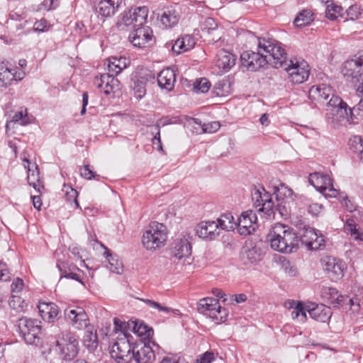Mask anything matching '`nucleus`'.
<instances>
[{"label":"nucleus","mask_w":363,"mask_h":363,"mask_svg":"<svg viewBox=\"0 0 363 363\" xmlns=\"http://www.w3.org/2000/svg\"><path fill=\"white\" fill-rule=\"evenodd\" d=\"M257 41V52L247 50L240 55L241 65L247 70L257 71L267 64L279 68L286 62V52L280 42L264 37L258 38Z\"/></svg>","instance_id":"f257e3e1"},{"label":"nucleus","mask_w":363,"mask_h":363,"mask_svg":"<svg viewBox=\"0 0 363 363\" xmlns=\"http://www.w3.org/2000/svg\"><path fill=\"white\" fill-rule=\"evenodd\" d=\"M271 247L278 252L292 253L298 249V235L290 227L277 223L268 234Z\"/></svg>","instance_id":"f03ea898"},{"label":"nucleus","mask_w":363,"mask_h":363,"mask_svg":"<svg viewBox=\"0 0 363 363\" xmlns=\"http://www.w3.org/2000/svg\"><path fill=\"white\" fill-rule=\"evenodd\" d=\"M168 231L165 225L152 222L144 231L142 237L143 246L149 251H155L165 245Z\"/></svg>","instance_id":"7ed1b4c3"},{"label":"nucleus","mask_w":363,"mask_h":363,"mask_svg":"<svg viewBox=\"0 0 363 363\" xmlns=\"http://www.w3.org/2000/svg\"><path fill=\"white\" fill-rule=\"evenodd\" d=\"M363 50L359 51L352 58L347 60L342 72L347 80L351 82L357 92L363 93Z\"/></svg>","instance_id":"20e7f679"},{"label":"nucleus","mask_w":363,"mask_h":363,"mask_svg":"<svg viewBox=\"0 0 363 363\" xmlns=\"http://www.w3.org/2000/svg\"><path fill=\"white\" fill-rule=\"evenodd\" d=\"M132 338L130 334L121 333L111 347V356L117 363H129L133 359Z\"/></svg>","instance_id":"39448f33"},{"label":"nucleus","mask_w":363,"mask_h":363,"mask_svg":"<svg viewBox=\"0 0 363 363\" xmlns=\"http://www.w3.org/2000/svg\"><path fill=\"white\" fill-rule=\"evenodd\" d=\"M147 15L148 9L146 6L130 9L123 13L116 26L120 30L135 29L146 23Z\"/></svg>","instance_id":"423d86ee"},{"label":"nucleus","mask_w":363,"mask_h":363,"mask_svg":"<svg viewBox=\"0 0 363 363\" xmlns=\"http://www.w3.org/2000/svg\"><path fill=\"white\" fill-rule=\"evenodd\" d=\"M18 331L24 341L29 345H38L40 340V321L22 317L17 322Z\"/></svg>","instance_id":"0eeeda50"},{"label":"nucleus","mask_w":363,"mask_h":363,"mask_svg":"<svg viewBox=\"0 0 363 363\" xmlns=\"http://www.w3.org/2000/svg\"><path fill=\"white\" fill-rule=\"evenodd\" d=\"M198 311L216 323L225 322L228 316L226 309L222 308L218 300L214 298L206 297L201 299L198 303Z\"/></svg>","instance_id":"6e6552de"},{"label":"nucleus","mask_w":363,"mask_h":363,"mask_svg":"<svg viewBox=\"0 0 363 363\" xmlns=\"http://www.w3.org/2000/svg\"><path fill=\"white\" fill-rule=\"evenodd\" d=\"M251 196L254 206L259 212L264 213L268 216L274 213V205L272 196L262 186H255Z\"/></svg>","instance_id":"1a4fd4ad"},{"label":"nucleus","mask_w":363,"mask_h":363,"mask_svg":"<svg viewBox=\"0 0 363 363\" xmlns=\"http://www.w3.org/2000/svg\"><path fill=\"white\" fill-rule=\"evenodd\" d=\"M285 70L289 81L294 84L304 82L309 76L308 65L303 60H291Z\"/></svg>","instance_id":"9d476101"},{"label":"nucleus","mask_w":363,"mask_h":363,"mask_svg":"<svg viewBox=\"0 0 363 363\" xmlns=\"http://www.w3.org/2000/svg\"><path fill=\"white\" fill-rule=\"evenodd\" d=\"M67 322L74 329L83 330L90 323L85 310L79 306H70L64 311Z\"/></svg>","instance_id":"9b49d317"},{"label":"nucleus","mask_w":363,"mask_h":363,"mask_svg":"<svg viewBox=\"0 0 363 363\" xmlns=\"http://www.w3.org/2000/svg\"><path fill=\"white\" fill-rule=\"evenodd\" d=\"M56 346L58 347L62 359L65 361L73 359L79 352L78 341L69 333L62 335V337L57 340Z\"/></svg>","instance_id":"f8f14e48"},{"label":"nucleus","mask_w":363,"mask_h":363,"mask_svg":"<svg viewBox=\"0 0 363 363\" xmlns=\"http://www.w3.org/2000/svg\"><path fill=\"white\" fill-rule=\"evenodd\" d=\"M298 240L311 250H318L325 246L322 233L311 227H304L300 230Z\"/></svg>","instance_id":"ddd939ff"},{"label":"nucleus","mask_w":363,"mask_h":363,"mask_svg":"<svg viewBox=\"0 0 363 363\" xmlns=\"http://www.w3.org/2000/svg\"><path fill=\"white\" fill-rule=\"evenodd\" d=\"M309 183L314 186L318 191L326 196L335 197L337 190L333 187L332 181L328 175L314 172L308 177Z\"/></svg>","instance_id":"4468645a"},{"label":"nucleus","mask_w":363,"mask_h":363,"mask_svg":"<svg viewBox=\"0 0 363 363\" xmlns=\"http://www.w3.org/2000/svg\"><path fill=\"white\" fill-rule=\"evenodd\" d=\"M322 267L332 280H338L344 275L346 269L345 263L335 257L326 256L320 260Z\"/></svg>","instance_id":"2eb2a0df"},{"label":"nucleus","mask_w":363,"mask_h":363,"mask_svg":"<svg viewBox=\"0 0 363 363\" xmlns=\"http://www.w3.org/2000/svg\"><path fill=\"white\" fill-rule=\"evenodd\" d=\"M23 165L27 169V179L30 186H32L35 190L41 194L44 189V186L40 179L38 167L35 163H31L30 156L26 150H24L22 155Z\"/></svg>","instance_id":"dca6fc26"},{"label":"nucleus","mask_w":363,"mask_h":363,"mask_svg":"<svg viewBox=\"0 0 363 363\" xmlns=\"http://www.w3.org/2000/svg\"><path fill=\"white\" fill-rule=\"evenodd\" d=\"M274 194L278 202L276 211H278L281 216H286L288 214L287 208L289 205L294 201L292 189L284 184H280L279 186L276 187Z\"/></svg>","instance_id":"f3484780"},{"label":"nucleus","mask_w":363,"mask_h":363,"mask_svg":"<svg viewBox=\"0 0 363 363\" xmlns=\"http://www.w3.org/2000/svg\"><path fill=\"white\" fill-rule=\"evenodd\" d=\"M331 95L332 97L327 103V115L331 116L333 121H341V118L348 116L347 105L338 96Z\"/></svg>","instance_id":"a211bd4d"},{"label":"nucleus","mask_w":363,"mask_h":363,"mask_svg":"<svg viewBox=\"0 0 363 363\" xmlns=\"http://www.w3.org/2000/svg\"><path fill=\"white\" fill-rule=\"evenodd\" d=\"M257 215L253 211L243 212L237 222L238 233L241 235H248L256 229Z\"/></svg>","instance_id":"6ab92c4d"},{"label":"nucleus","mask_w":363,"mask_h":363,"mask_svg":"<svg viewBox=\"0 0 363 363\" xmlns=\"http://www.w3.org/2000/svg\"><path fill=\"white\" fill-rule=\"evenodd\" d=\"M94 85L106 95L120 90V82L110 74H103L94 79Z\"/></svg>","instance_id":"aec40b11"},{"label":"nucleus","mask_w":363,"mask_h":363,"mask_svg":"<svg viewBox=\"0 0 363 363\" xmlns=\"http://www.w3.org/2000/svg\"><path fill=\"white\" fill-rule=\"evenodd\" d=\"M152 30L149 26H138L129 35V40L135 47H146L152 40Z\"/></svg>","instance_id":"412c9836"},{"label":"nucleus","mask_w":363,"mask_h":363,"mask_svg":"<svg viewBox=\"0 0 363 363\" xmlns=\"http://www.w3.org/2000/svg\"><path fill=\"white\" fill-rule=\"evenodd\" d=\"M172 252L176 258L182 259L188 257L191 252V246L188 234L176 238L172 243Z\"/></svg>","instance_id":"4be33fe9"},{"label":"nucleus","mask_w":363,"mask_h":363,"mask_svg":"<svg viewBox=\"0 0 363 363\" xmlns=\"http://www.w3.org/2000/svg\"><path fill=\"white\" fill-rule=\"evenodd\" d=\"M319 294L323 301L335 308L341 306L345 300V298L333 287L319 286Z\"/></svg>","instance_id":"5701e85b"},{"label":"nucleus","mask_w":363,"mask_h":363,"mask_svg":"<svg viewBox=\"0 0 363 363\" xmlns=\"http://www.w3.org/2000/svg\"><path fill=\"white\" fill-rule=\"evenodd\" d=\"M132 356L135 363H153L155 359L152 347L145 343L133 346Z\"/></svg>","instance_id":"b1692460"},{"label":"nucleus","mask_w":363,"mask_h":363,"mask_svg":"<svg viewBox=\"0 0 363 363\" xmlns=\"http://www.w3.org/2000/svg\"><path fill=\"white\" fill-rule=\"evenodd\" d=\"M157 18L164 28H171L178 23L180 15L175 6H169L164 8Z\"/></svg>","instance_id":"393cba45"},{"label":"nucleus","mask_w":363,"mask_h":363,"mask_svg":"<svg viewBox=\"0 0 363 363\" xmlns=\"http://www.w3.org/2000/svg\"><path fill=\"white\" fill-rule=\"evenodd\" d=\"M198 236L202 239L212 240L220 233L216 221H202L196 228Z\"/></svg>","instance_id":"a878e982"},{"label":"nucleus","mask_w":363,"mask_h":363,"mask_svg":"<svg viewBox=\"0 0 363 363\" xmlns=\"http://www.w3.org/2000/svg\"><path fill=\"white\" fill-rule=\"evenodd\" d=\"M236 59V56L231 52L220 50L216 55V66L220 72H226L235 65Z\"/></svg>","instance_id":"bb28decb"},{"label":"nucleus","mask_w":363,"mask_h":363,"mask_svg":"<svg viewBox=\"0 0 363 363\" xmlns=\"http://www.w3.org/2000/svg\"><path fill=\"white\" fill-rule=\"evenodd\" d=\"M38 308L41 318L48 323H53L59 313L58 306L54 303L41 302Z\"/></svg>","instance_id":"cd10ccee"},{"label":"nucleus","mask_w":363,"mask_h":363,"mask_svg":"<svg viewBox=\"0 0 363 363\" xmlns=\"http://www.w3.org/2000/svg\"><path fill=\"white\" fill-rule=\"evenodd\" d=\"M176 82L174 71L170 68L162 69L157 76L158 85L162 89L170 91L173 89Z\"/></svg>","instance_id":"c85d7f7f"},{"label":"nucleus","mask_w":363,"mask_h":363,"mask_svg":"<svg viewBox=\"0 0 363 363\" xmlns=\"http://www.w3.org/2000/svg\"><path fill=\"white\" fill-rule=\"evenodd\" d=\"M121 3V0H101L96 10L101 16L108 17L115 13Z\"/></svg>","instance_id":"c756f323"},{"label":"nucleus","mask_w":363,"mask_h":363,"mask_svg":"<svg viewBox=\"0 0 363 363\" xmlns=\"http://www.w3.org/2000/svg\"><path fill=\"white\" fill-rule=\"evenodd\" d=\"M308 311L311 318L321 323H327L332 316L330 308L324 304L316 305Z\"/></svg>","instance_id":"7c9ffc66"},{"label":"nucleus","mask_w":363,"mask_h":363,"mask_svg":"<svg viewBox=\"0 0 363 363\" xmlns=\"http://www.w3.org/2000/svg\"><path fill=\"white\" fill-rule=\"evenodd\" d=\"M196 44L194 38L190 35H185L178 38L172 47L173 52L180 54L192 49Z\"/></svg>","instance_id":"2f4dec72"},{"label":"nucleus","mask_w":363,"mask_h":363,"mask_svg":"<svg viewBox=\"0 0 363 363\" xmlns=\"http://www.w3.org/2000/svg\"><path fill=\"white\" fill-rule=\"evenodd\" d=\"M262 259L260 249L257 247L244 248L241 253V259L245 265L257 264Z\"/></svg>","instance_id":"473e14b6"},{"label":"nucleus","mask_w":363,"mask_h":363,"mask_svg":"<svg viewBox=\"0 0 363 363\" xmlns=\"http://www.w3.org/2000/svg\"><path fill=\"white\" fill-rule=\"evenodd\" d=\"M108 70L111 75H118L123 69L127 67L128 64L125 57H111L108 59Z\"/></svg>","instance_id":"72a5a7b5"},{"label":"nucleus","mask_w":363,"mask_h":363,"mask_svg":"<svg viewBox=\"0 0 363 363\" xmlns=\"http://www.w3.org/2000/svg\"><path fill=\"white\" fill-rule=\"evenodd\" d=\"M332 89L329 86L322 84L313 86L309 90V95L315 100H327L332 94Z\"/></svg>","instance_id":"f704fd0d"},{"label":"nucleus","mask_w":363,"mask_h":363,"mask_svg":"<svg viewBox=\"0 0 363 363\" xmlns=\"http://www.w3.org/2000/svg\"><path fill=\"white\" fill-rule=\"evenodd\" d=\"M66 265L67 264L64 262L59 261L57 263V267L61 273L60 278L71 279L83 284V281H82L79 275L72 272V270L74 269H77L78 271H79V269L74 265L69 266L68 269H67Z\"/></svg>","instance_id":"c9c22d12"},{"label":"nucleus","mask_w":363,"mask_h":363,"mask_svg":"<svg viewBox=\"0 0 363 363\" xmlns=\"http://www.w3.org/2000/svg\"><path fill=\"white\" fill-rule=\"evenodd\" d=\"M218 229L227 231L233 230L237 226L233 216L230 213H223L216 221Z\"/></svg>","instance_id":"e433bc0d"},{"label":"nucleus","mask_w":363,"mask_h":363,"mask_svg":"<svg viewBox=\"0 0 363 363\" xmlns=\"http://www.w3.org/2000/svg\"><path fill=\"white\" fill-rule=\"evenodd\" d=\"M104 255L108 258L109 266V269L116 274H120L123 272V262L121 260L118 259L117 255H112L110 253L109 250L105 247Z\"/></svg>","instance_id":"4c0bfd02"},{"label":"nucleus","mask_w":363,"mask_h":363,"mask_svg":"<svg viewBox=\"0 0 363 363\" xmlns=\"http://www.w3.org/2000/svg\"><path fill=\"white\" fill-rule=\"evenodd\" d=\"M231 91L230 84L228 79H223L217 82L213 89V92L216 96H225Z\"/></svg>","instance_id":"58836bf2"},{"label":"nucleus","mask_w":363,"mask_h":363,"mask_svg":"<svg viewBox=\"0 0 363 363\" xmlns=\"http://www.w3.org/2000/svg\"><path fill=\"white\" fill-rule=\"evenodd\" d=\"M363 117V100L361 99L359 102L355 105L352 108H349L348 116H345V118L347 121L352 123H357L355 119Z\"/></svg>","instance_id":"ea45409f"},{"label":"nucleus","mask_w":363,"mask_h":363,"mask_svg":"<svg viewBox=\"0 0 363 363\" xmlns=\"http://www.w3.org/2000/svg\"><path fill=\"white\" fill-rule=\"evenodd\" d=\"M345 229L347 233H350L351 236L356 240H363V233L357 228V223L352 219L347 220Z\"/></svg>","instance_id":"a19ab883"},{"label":"nucleus","mask_w":363,"mask_h":363,"mask_svg":"<svg viewBox=\"0 0 363 363\" xmlns=\"http://www.w3.org/2000/svg\"><path fill=\"white\" fill-rule=\"evenodd\" d=\"M313 21V14L311 11L303 10L298 13L294 20V25L297 27H302L308 25Z\"/></svg>","instance_id":"79ce46f5"},{"label":"nucleus","mask_w":363,"mask_h":363,"mask_svg":"<svg viewBox=\"0 0 363 363\" xmlns=\"http://www.w3.org/2000/svg\"><path fill=\"white\" fill-rule=\"evenodd\" d=\"M84 329L86 330L84 342H88L87 346L90 347H96L97 335L96 330H94V326L89 323L87 327Z\"/></svg>","instance_id":"37998d69"},{"label":"nucleus","mask_w":363,"mask_h":363,"mask_svg":"<svg viewBox=\"0 0 363 363\" xmlns=\"http://www.w3.org/2000/svg\"><path fill=\"white\" fill-rule=\"evenodd\" d=\"M13 81L12 72L5 66L4 63H0V86H6Z\"/></svg>","instance_id":"c03bdc74"},{"label":"nucleus","mask_w":363,"mask_h":363,"mask_svg":"<svg viewBox=\"0 0 363 363\" xmlns=\"http://www.w3.org/2000/svg\"><path fill=\"white\" fill-rule=\"evenodd\" d=\"M27 116V109H21V111L16 112L13 116L12 119L9 122H7L6 125V128H9L10 123H19L21 125H27L29 123Z\"/></svg>","instance_id":"a18cd8bd"},{"label":"nucleus","mask_w":363,"mask_h":363,"mask_svg":"<svg viewBox=\"0 0 363 363\" xmlns=\"http://www.w3.org/2000/svg\"><path fill=\"white\" fill-rule=\"evenodd\" d=\"M145 84L146 82L143 77L138 78L134 81L133 89L137 99H141L145 94Z\"/></svg>","instance_id":"49530a36"},{"label":"nucleus","mask_w":363,"mask_h":363,"mask_svg":"<svg viewBox=\"0 0 363 363\" xmlns=\"http://www.w3.org/2000/svg\"><path fill=\"white\" fill-rule=\"evenodd\" d=\"M291 316L293 320H296L299 323H303L306 320V312L301 303H297L291 311Z\"/></svg>","instance_id":"de8ad7c7"},{"label":"nucleus","mask_w":363,"mask_h":363,"mask_svg":"<svg viewBox=\"0 0 363 363\" xmlns=\"http://www.w3.org/2000/svg\"><path fill=\"white\" fill-rule=\"evenodd\" d=\"M342 8L341 6L331 3L328 4L325 9V16L330 20H335L339 16H341Z\"/></svg>","instance_id":"09e8293b"},{"label":"nucleus","mask_w":363,"mask_h":363,"mask_svg":"<svg viewBox=\"0 0 363 363\" xmlns=\"http://www.w3.org/2000/svg\"><path fill=\"white\" fill-rule=\"evenodd\" d=\"M211 87V83L206 78L197 79L194 84V89L196 92L206 93Z\"/></svg>","instance_id":"8fccbe9b"},{"label":"nucleus","mask_w":363,"mask_h":363,"mask_svg":"<svg viewBox=\"0 0 363 363\" xmlns=\"http://www.w3.org/2000/svg\"><path fill=\"white\" fill-rule=\"evenodd\" d=\"M62 191L65 194L66 199L70 202H74L77 207L79 206L77 201V191L69 186L65 185Z\"/></svg>","instance_id":"3c124183"},{"label":"nucleus","mask_w":363,"mask_h":363,"mask_svg":"<svg viewBox=\"0 0 363 363\" xmlns=\"http://www.w3.org/2000/svg\"><path fill=\"white\" fill-rule=\"evenodd\" d=\"M351 146V148L358 155L360 160H363V139L360 137H355Z\"/></svg>","instance_id":"603ef678"},{"label":"nucleus","mask_w":363,"mask_h":363,"mask_svg":"<svg viewBox=\"0 0 363 363\" xmlns=\"http://www.w3.org/2000/svg\"><path fill=\"white\" fill-rule=\"evenodd\" d=\"M201 28L203 31H206L209 33L211 31L216 30L218 25L213 18H206L203 22H202Z\"/></svg>","instance_id":"864d4df0"},{"label":"nucleus","mask_w":363,"mask_h":363,"mask_svg":"<svg viewBox=\"0 0 363 363\" xmlns=\"http://www.w3.org/2000/svg\"><path fill=\"white\" fill-rule=\"evenodd\" d=\"M149 307L157 309L158 311L169 313L171 311V308L166 306H163L160 303L156 302L150 299H142Z\"/></svg>","instance_id":"5fc2aeb1"},{"label":"nucleus","mask_w":363,"mask_h":363,"mask_svg":"<svg viewBox=\"0 0 363 363\" xmlns=\"http://www.w3.org/2000/svg\"><path fill=\"white\" fill-rule=\"evenodd\" d=\"M220 127L218 121H211L202 125V130L206 133H213L219 130Z\"/></svg>","instance_id":"6e6d98bb"},{"label":"nucleus","mask_w":363,"mask_h":363,"mask_svg":"<svg viewBox=\"0 0 363 363\" xmlns=\"http://www.w3.org/2000/svg\"><path fill=\"white\" fill-rule=\"evenodd\" d=\"M160 363H187L184 358L178 354H169L161 360Z\"/></svg>","instance_id":"4d7b16f0"},{"label":"nucleus","mask_w":363,"mask_h":363,"mask_svg":"<svg viewBox=\"0 0 363 363\" xmlns=\"http://www.w3.org/2000/svg\"><path fill=\"white\" fill-rule=\"evenodd\" d=\"M50 28V24L48 21L45 18H42L38 21H36L33 26V30L35 32H45L47 31Z\"/></svg>","instance_id":"13d9d810"},{"label":"nucleus","mask_w":363,"mask_h":363,"mask_svg":"<svg viewBox=\"0 0 363 363\" xmlns=\"http://www.w3.org/2000/svg\"><path fill=\"white\" fill-rule=\"evenodd\" d=\"M360 14V7L356 4L350 6L347 10V15L351 20H355L358 18Z\"/></svg>","instance_id":"bf43d9fd"},{"label":"nucleus","mask_w":363,"mask_h":363,"mask_svg":"<svg viewBox=\"0 0 363 363\" xmlns=\"http://www.w3.org/2000/svg\"><path fill=\"white\" fill-rule=\"evenodd\" d=\"M80 174L86 179H91L95 177V172L90 169L89 165H84L80 169Z\"/></svg>","instance_id":"052dcab7"},{"label":"nucleus","mask_w":363,"mask_h":363,"mask_svg":"<svg viewBox=\"0 0 363 363\" xmlns=\"http://www.w3.org/2000/svg\"><path fill=\"white\" fill-rule=\"evenodd\" d=\"M154 128H155V130L157 132H156V134H155V135L154 136V138L152 139V143H153L154 145H157V148L158 150L163 151L162 145V142H161V139H160V125H156L154 127Z\"/></svg>","instance_id":"680f3d73"},{"label":"nucleus","mask_w":363,"mask_h":363,"mask_svg":"<svg viewBox=\"0 0 363 363\" xmlns=\"http://www.w3.org/2000/svg\"><path fill=\"white\" fill-rule=\"evenodd\" d=\"M24 284L23 281L20 278H16L13 280L11 285L12 293H18L23 288Z\"/></svg>","instance_id":"e2e57ef3"},{"label":"nucleus","mask_w":363,"mask_h":363,"mask_svg":"<svg viewBox=\"0 0 363 363\" xmlns=\"http://www.w3.org/2000/svg\"><path fill=\"white\" fill-rule=\"evenodd\" d=\"M10 279L7 265L0 262V280L7 281Z\"/></svg>","instance_id":"0e129e2a"},{"label":"nucleus","mask_w":363,"mask_h":363,"mask_svg":"<svg viewBox=\"0 0 363 363\" xmlns=\"http://www.w3.org/2000/svg\"><path fill=\"white\" fill-rule=\"evenodd\" d=\"M323 206L318 203H311L308 207V211L309 213L313 216H318L322 211Z\"/></svg>","instance_id":"69168bd1"},{"label":"nucleus","mask_w":363,"mask_h":363,"mask_svg":"<svg viewBox=\"0 0 363 363\" xmlns=\"http://www.w3.org/2000/svg\"><path fill=\"white\" fill-rule=\"evenodd\" d=\"M114 331L124 333L123 330L125 328V323L121 321L120 319L115 318L113 320Z\"/></svg>","instance_id":"338daca9"},{"label":"nucleus","mask_w":363,"mask_h":363,"mask_svg":"<svg viewBox=\"0 0 363 363\" xmlns=\"http://www.w3.org/2000/svg\"><path fill=\"white\" fill-rule=\"evenodd\" d=\"M214 359V354L211 352H205L200 359V363H211Z\"/></svg>","instance_id":"774afa93"}]
</instances>
